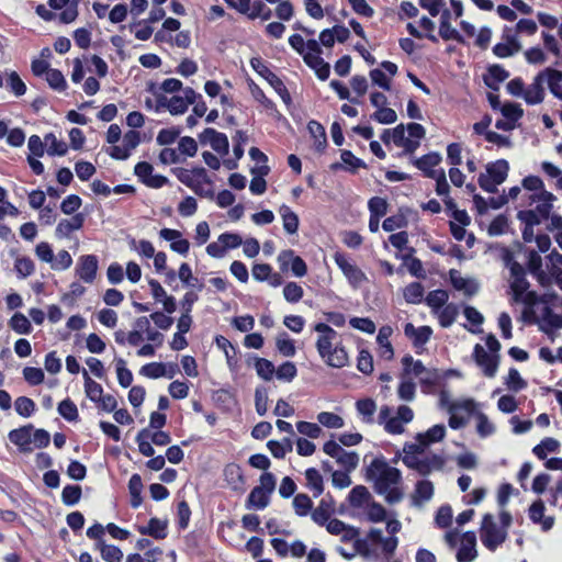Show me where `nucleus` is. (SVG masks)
Wrapping results in <instances>:
<instances>
[{
  "label": "nucleus",
  "mask_w": 562,
  "mask_h": 562,
  "mask_svg": "<svg viewBox=\"0 0 562 562\" xmlns=\"http://www.w3.org/2000/svg\"><path fill=\"white\" fill-rule=\"evenodd\" d=\"M314 330L317 331L315 347L318 356L330 368H345L350 363V355L342 344L338 331L326 324V322H316Z\"/></svg>",
  "instance_id": "1"
},
{
  "label": "nucleus",
  "mask_w": 562,
  "mask_h": 562,
  "mask_svg": "<svg viewBox=\"0 0 562 562\" xmlns=\"http://www.w3.org/2000/svg\"><path fill=\"white\" fill-rule=\"evenodd\" d=\"M341 540L344 542H349V540H351L355 552H358L362 557H378L375 549L370 547V542H379L382 547V553L386 561L392 559L393 554H395L396 548L398 547V538H384L382 529H379V527H371L366 538H360L359 527L345 524Z\"/></svg>",
  "instance_id": "2"
},
{
  "label": "nucleus",
  "mask_w": 562,
  "mask_h": 562,
  "mask_svg": "<svg viewBox=\"0 0 562 562\" xmlns=\"http://www.w3.org/2000/svg\"><path fill=\"white\" fill-rule=\"evenodd\" d=\"M173 175L184 184L191 188L199 196H207L214 199L215 191L213 189V181L207 173L205 167H193V169H186V167H175Z\"/></svg>",
  "instance_id": "3"
},
{
  "label": "nucleus",
  "mask_w": 562,
  "mask_h": 562,
  "mask_svg": "<svg viewBox=\"0 0 562 562\" xmlns=\"http://www.w3.org/2000/svg\"><path fill=\"white\" fill-rule=\"evenodd\" d=\"M368 476L374 477V490L378 494H384L387 501V493L392 484L402 482V471L397 467H390L384 457H375L368 467Z\"/></svg>",
  "instance_id": "4"
},
{
  "label": "nucleus",
  "mask_w": 562,
  "mask_h": 562,
  "mask_svg": "<svg viewBox=\"0 0 562 562\" xmlns=\"http://www.w3.org/2000/svg\"><path fill=\"white\" fill-rule=\"evenodd\" d=\"M509 171L507 159H497L486 165V173L479 175V184L486 192H497L498 184H503Z\"/></svg>",
  "instance_id": "5"
},
{
  "label": "nucleus",
  "mask_w": 562,
  "mask_h": 562,
  "mask_svg": "<svg viewBox=\"0 0 562 562\" xmlns=\"http://www.w3.org/2000/svg\"><path fill=\"white\" fill-rule=\"evenodd\" d=\"M306 54L303 55V60L308 67L314 69L318 79H328L330 75V64L326 63L322 57L323 48L321 42L315 38L306 41Z\"/></svg>",
  "instance_id": "6"
},
{
  "label": "nucleus",
  "mask_w": 562,
  "mask_h": 562,
  "mask_svg": "<svg viewBox=\"0 0 562 562\" xmlns=\"http://www.w3.org/2000/svg\"><path fill=\"white\" fill-rule=\"evenodd\" d=\"M480 538L488 550H496L506 540V531L496 524L493 514H484L480 526Z\"/></svg>",
  "instance_id": "7"
},
{
  "label": "nucleus",
  "mask_w": 562,
  "mask_h": 562,
  "mask_svg": "<svg viewBox=\"0 0 562 562\" xmlns=\"http://www.w3.org/2000/svg\"><path fill=\"white\" fill-rule=\"evenodd\" d=\"M334 260L338 268L342 271L348 282L353 286H359V284L366 281L367 276L357 263H352L346 254H341V251H336L334 255Z\"/></svg>",
  "instance_id": "8"
},
{
  "label": "nucleus",
  "mask_w": 562,
  "mask_h": 562,
  "mask_svg": "<svg viewBox=\"0 0 562 562\" xmlns=\"http://www.w3.org/2000/svg\"><path fill=\"white\" fill-rule=\"evenodd\" d=\"M472 357L487 378H494L498 371L501 356H492L490 350H485L484 346L475 345Z\"/></svg>",
  "instance_id": "9"
},
{
  "label": "nucleus",
  "mask_w": 562,
  "mask_h": 562,
  "mask_svg": "<svg viewBox=\"0 0 562 562\" xmlns=\"http://www.w3.org/2000/svg\"><path fill=\"white\" fill-rule=\"evenodd\" d=\"M277 261L282 271H286L291 266L292 273L295 274V277H304V274L308 272V266L305 259L301 258V256H296L294 249H282L277 257Z\"/></svg>",
  "instance_id": "10"
},
{
  "label": "nucleus",
  "mask_w": 562,
  "mask_h": 562,
  "mask_svg": "<svg viewBox=\"0 0 562 562\" xmlns=\"http://www.w3.org/2000/svg\"><path fill=\"white\" fill-rule=\"evenodd\" d=\"M529 286L530 282H528L527 279L526 268H524L520 261L515 259L512 265V282L509 283L515 301H521L524 303V296L526 295V291Z\"/></svg>",
  "instance_id": "11"
},
{
  "label": "nucleus",
  "mask_w": 562,
  "mask_h": 562,
  "mask_svg": "<svg viewBox=\"0 0 562 562\" xmlns=\"http://www.w3.org/2000/svg\"><path fill=\"white\" fill-rule=\"evenodd\" d=\"M527 270L535 277L541 286H550L552 279L548 271L543 270V261L536 249H529L527 259Z\"/></svg>",
  "instance_id": "12"
},
{
  "label": "nucleus",
  "mask_w": 562,
  "mask_h": 562,
  "mask_svg": "<svg viewBox=\"0 0 562 562\" xmlns=\"http://www.w3.org/2000/svg\"><path fill=\"white\" fill-rule=\"evenodd\" d=\"M335 510L336 499L333 497L331 493H327L321 501H318L317 506L312 510L311 518L316 522V525H325L327 528L330 516L334 515Z\"/></svg>",
  "instance_id": "13"
},
{
  "label": "nucleus",
  "mask_w": 562,
  "mask_h": 562,
  "mask_svg": "<svg viewBox=\"0 0 562 562\" xmlns=\"http://www.w3.org/2000/svg\"><path fill=\"white\" fill-rule=\"evenodd\" d=\"M199 139L202 144H207L209 142L213 150H216L220 154H228L229 151L227 135H225V133H221V131H216L213 126H206V128H204L200 134Z\"/></svg>",
  "instance_id": "14"
},
{
  "label": "nucleus",
  "mask_w": 562,
  "mask_h": 562,
  "mask_svg": "<svg viewBox=\"0 0 562 562\" xmlns=\"http://www.w3.org/2000/svg\"><path fill=\"white\" fill-rule=\"evenodd\" d=\"M99 270V258L94 254H88V256H81L76 267V273L86 283H93L97 279V272Z\"/></svg>",
  "instance_id": "15"
},
{
  "label": "nucleus",
  "mask_w": 562,
  "mask_h": 562,
  "mask_svg": "<svg viewBox=\"0 0 562 562\" xmlns=\"http://www.w3.org/2000/svg\"><path fill=\"white\" fill-rule=\"evenodd\" d=\"M475 531H465L461 536L460 548L456 552V559L459 562H471L477 557Z\"/></svg>",
  "instance_id": "16"
},
{
  "label": "nucleus",
  "mask_w": 562,
  "mask_h": 562,
  "mask_svg": "<svg viewBox=\"0 0 562 562\" xmlns=\"http://www.w3.org/2000/svg\"><path fill=\"white\" fill-rule=\"evenodd\" d=\"M532 200H539V203L536 205L535 211L540 218V223L542 221H547L550 218L551 212L553 211V200H555L554 193L551 191H547L546 186L543 183V188L539 189V193H535L531 196Z\"/></svg>",
  "instance_id": "17"
},
{
  "label": "nucleus",
  "mask_w": 562,
  "mask_h": 562,
  "mask_svg": "<svg viewBox=\"0 0 562 562\" xmlns=\"http://www.w3.org/2000/svg\"><path fill=\"white\" fill-rule=\"evenodd\" d=\"M518 220L524 223L521 228L522 239L526 243H531V240H536L535 226L536 224H540V217L537 215V211L535 210H521L517 213Z\"/></svg>",
  "instance_id": "18"
},
{
  "label": "nucleus",
  "mask_w": 562,
  "mask_h": 562,
  "mask_svg": "<svg viewBox=\"0 0 562 562\" xmlns=\"http://www.w3.org/2000/svg\"><path fill=\"white\" fill-rule=\"evenodd\" d=\"M404 333L411 339L413 346L419 349V347H424L429 341L434 330L430 326H418L416 328L415 324L407 322L404 325Z\"/></svg>",
  "instance_id": "19"
},
{
  "label": "nucleus",
  "mask_w": 562,
  "mask_h": 562,
  "mask_svg": "<svg viewBox=\"0 0 562 562\" xmlns=\"http://www.w3.org/2000/svg\"><path fill=\"white\" fill-rule=\"evenodd\" d=\"M528 516L532 522L541 525L542 530H550L554 525V517L552 515L546 516V504L543 499H536L528 508Z\"/></svg>",
  "instance_id": "20"
},
{
  "label": "nucleus",
  "mask_w": 562,
  "mask_h": 562,
  "mask_svg": "<svg viewBox=\"0 0 562 562\" xmlns=\"http://www.w3.org/2000/svg\"><path fill=\"white\" fill-rule=\"evenodd\" d=\"M546 68L544 70H541L535 79L532 80L531 85H529L527 88H525V101L527 103H541L544 100L546 97V88L543 87V81L546 77Z\"/></svg>",
  "instance_id": "21"
},
{
  "label": "nucleus",
  "mask_w": 562,
  "mask_h": 562,
  "mask_svg": "<svg viewBox=\"0 0 562 562\" xmlns=\"http://www.w3.org/2000/svg\"><path fill=\"white\" fill-rule=\"evenodd\" d=\"M160 236L166 240H170V247L176 252H180V255H188L190 249L189 239H184L182 237L181 232L179 229H171V227H164L160 229Z\"/></svg>",
  "instance_id": "22"
},
{
  "label": "nucleus",
  "mask_w": 562,
  "mask_h": 562,
  "mask_svg": "<svg viewBox=\"0 0 562 562\" xmlns=\"http://www.w3.org/2000/svg\"><path fill=\"white\" fill-rule=\"evenodd\" d=\"M441 160L442 157L440 153H438V150H430V153H426L425 155H422V157L414 159V165L416 166V168H419V170H422L424 176H427L428 178H435V166H437V164H440Z\"/></svg>",
  "instance_id": "23"
},
{
  "label": "nucleus",
  "mask_w": 562,
  "mask_h": 562,
  "mask_svg": "<svg viewBox=\"0 0 562 562\" xmlns=\"http://www.w3.org/2000/svg\"><path fill=\"white\" fill-rule=\"evenodd\" d=\"M510 72L502 64H491L487 67L486 75L483 76V82L491 89H499L502 81L509 78Z\"/></svg>",
  "instance_id": "24"
},
{
  "label": "nucleus",
  "mask_w": 562,
  "mask_h": 562,
  "mask_svg": "<svg viewBox=\"0 0 562 562\" xmlns=\"http://www.w3.org/2000/svg\"><path fill=\"white\" fill-rule=\"evenodd\" d=\"M168 521H162L159 517H150L147 525L137 527L140 535H149L154 539H166L168 537Z\"/></svg>",
  "instance_id": "25"
},
{
  "label": "nucleus",
  "mask_w": 562,
  "mask_h": 562,
  "mask_svg": "<svg viewBox=\"0 0 562 562\" xmlns=\"http://www.w3.org/2000/svg\"><path fill=\"white\" fill-rule=\"evenodd\" d=\"M164 108H167L170 113H184L186 103L184 97H178L175 94L170 99L166 94L156 95L155 112H161Z\"/></svg>",
  "instance_id": "26"
},
{
  "label": "nucleus",
  "mask_w": 562,
  "mask_h": 562,
  "mask_svg": "<svg viewBox=\"0 0 562 562\" xmlns=\"http://www.w3.org/2000/svg\"><path fill=\"white\" fill-rule=\"evenodd\" d=\"M439 35L442 40H456L461 43L464 41L462 34L451 25V12L448 8H445V5L440 13Z\"/></svg>",
  "instance_id": "27"
},
{
  "label": "nucleus",
  "mask_w": 562,
  "mask_h": 562,
  "mask_svg": "<svg viewBox=\"0 0 562 562\" xmlns=\"http://www.w3.org/2000/svg\"><path fill=\"white\" fill-rule=\"evenodd\" d=\"M224 477L233 491H241L245 485V474L241 465L238 463H228L224 467Z\"/></svg>",
  "instance_id": "28"
},
{
  "label": "nucleus",
  "mask_w": 562,
  "mask_h": 562,
  "mask_svg": "<svg viewBox=\"0 0 562 562\" xmlns=\"http://www.w3.org/2000/svg\"><path fill=\"white\" fill-rule=\"evenodd\" d=\"M32 430L33 425H26V427L13 428L9 432V438L11 442L16 443L20 450L23 452H27L31 450L32 443Z\"/></svg>",
  "instance_id": "29"
},
{
  "label": "nucleus",
  "mask_w": 562,
  "mask_h": 562,
  "mask_svg": "<svg viewBox=\"0 0 562 562\" xmlns=\"http://www.w3.org/2000/svg\"><path fill=\"white\" fill-rule=\"evenodd\" d=\"M340 159L342 162H331V170H338V168H344V165H346V168L350 172H357L358 168H366V166H368L363 159L356 157L355 153L349 149H342L340 151Z\"/></svg>",
  "instance_id": "30"
},
{
  "label": "nucleus",
  "mask_w": 562,
  "mask_h": 562,
  "mask_svg": "<svg viewBox=\"0 0 562 562\" xmlns=\"http://www.w3.org/2000/svg\"><path fill=\"white\" fill-rule=\"evenodd\" d=\"M307 130L314 138V148L317 151H324L326 146H328V138L326 134V128L319 121H315V119H312L307 123Z\"/></svg>",
  "instance_id": "31"
},
{
  "label": "nucleus",
  "mask_w": 562,
  "mask_h": 562,
  "mask_svg": "<svg viewBox=\"0 0 562 562\" xmlns=\"http://www.w3.org/2000/svg\"><path fill=\"white\" fill-rule=\"evenodd\" d=\"M249 90H250L252 97L255 98V100H257V102L261 103L262 106L269 113H271L272 115H277L278 117H280V115H282L281 112L279 111V109L277 108L276 102H273L272 99H269V97H267L263 88H260L259 85H257V82H255V80L249 81Z\"/></svg>",
  "instance_id": "32"
},
{
  "label": "nucleus",
  "mask_w": 562,
  "mask_h": 562,
  "mask_svg": "<svg viewBox=\"0 0 562 562\" xmlns=\"http://www.w3.org/2000/svg\"><path fill=\"white\" fill-rule=\"evenodd\" d=\"M85 224L83 213H75L69 220H60L56 226L57 236H70L74 231H79Z\"/></svg>",
  "instance_id": "33"
},
{
  "label": "nucleus",
  "mask_w": 562,
  "mask_h": 562,
  "mask_svg": "<svg viewBox=\"0 0 562 562\" xmlns=\"http://www.w3.org/2000/svg\"><path fill=\"white\" fill-rule=\"evenodd\" d=\"M128 490L131 494V501L130 504L132 508H138V506H142L144 502L143 496V490H144V482L142 475L139 473H134L130 476L128 480Z\"/></svg>",
  "instance_id": "34"
},
{
  "label": "nucleus",
  "mask_w": 562,
  "mask_h": 562,
  "mask_svg": "<svg viewBox=\"0 0 562 562\" xmlns=\"http://www.w3.org/2000/svg\"><path fill=\"white\" fill-rule=\"evenodd\" d=\"M505 38V42H497L493 46V53L498 57H509V55H514L516 52L521 49V44L519 40L516 38V36H513V34H507Z\"/></svg>",
  "instance_id": "35"
},
{
  "label": "nucleus",
  "mask_w": 562,
  "mask_h": 562,
  "mask_svg": "<svg viewBox=\"0 0 562 562\" xmlns=\"http://www.w3.org/2000/svg\"><path fill=\"white\" fill-rule=\"evenodd\" d=\"M449 281L454 289L463 291L465 295H474L479 289L477 283L473 282V280H467L458 270L449 271Z\"/></svg>",
  "instance_id": "36"
},
{
  "label": "nucleus",
  "mask_w": 562,
  "mask_h": 562,
  "mask_svg": "<svg viewBox=\"0 0 562 562\" xmlns=\"http://www.w3.org/2000/svg\"><path fill=\"white\" fill-rule=\"evenodd\" d=\"M391 333V326H382L376 335V342L380 346L379 355L384 357V359H392L395 355L394 346L390 341Z\"/></svg>",
  "instance_id": "37"
},
{
  "label": "nucleus",
  "mask_w": 562,
  "mask_h": 562,
  "mask_svg": "<svg viewBox=\"0 0 562 562\" xmlns=\"http://www.w3.org/2000/svg\"><path fill=\"white\" fill-rule=\"evenodd\" d=\"M304 475L306 480V486L310 488V491L313 492L314 496H319V494H323L325 490L324 479L318 469H316V467H308L305 469Z\"/></svg>",
  "instance_id": "38"
},
{
  "label": "nucleus",
  "mask_w": 562,
  "mask_h": 562,
  "mask_svg": "<svg viewBox=\"0 0 562 562\" xmlns=\"http://www.w3.org/2000/svg\"><path fill=\"white\" fill-rule=\"evenodd\" d=\"M446 434L447 428L445 427V425H434L432 427L428 428L425 432H417L416 440L423 443L424 450V447L428 446V443L440 442V440H443Z\"/></svg>",
  "instance_id": "39"
},
{
  "label": "nucleus",
  "mask_w": 562,
  "mask_h": 562,
  "mask_svg": "<svg viewBox=\"0 0 562 562\" xmlns=\"http://www.w3.org/2000/svg\"><path fill=\"white\" fill-rule=\"evenodd\" d=\"M279 213L281 215L285 233H289V235L297 233L300 224L297 213H295V211H292L291 207H289V205H281L279 207Z\"/></svg>",
  "instance_id": "40"
},
{
  "label": "nucleus",
  "mask_w": 562,
  "mask_h": 562,
  "mask_svg": "<svg viewBox=\"0 0 562 562\" xmlns=\"http://www.w3.org/2000/svg\"><path fill=\"white\" fill-rule=\"evenodd\" d=\"M546 78L550 91L555 98L562 100V70H559V68H552V66H548L546 68Z\"/></svg>",
  "instance_id": "41"
},
{
  "label": "nucleus",
  "mask_w": 562,
  "mask_h": 562,
  "mask_svg": "<svg viewBox=\"0 0 562 562\" xmlns=\"http://www.w3.org/2000/svg\"><path fill=\"white\" fill-rule=\"evenodd\" d=\"M415 247H407L406 252L402 255V259L406 263L411 274H414L415 277H425L423 261L415 257Z\"/></svg>",
  "instance_id": "42"
},
{
  "label": "nucleus",
  "mask_w": 562,
  "mask_h": 562,
  "mask_svg": "<svg viewBox=\"0 0 562 562\" xmlns=\"http://www.w3.org/2000/svg\"><path fill=\"white\" fill-rule=\"evenodd\" d=\"M44 140L50 156H56V154L57 156H64V154H67L69 149L66 140L57 138L55 133H46Z\"/></svg>",
  "instance_id": "43"
},
{
  "label": "nucleus",
  "mask_w": 562,
  "mask_h": 562,
  "mask_svg": "<svg viewBox=\"0 0 562 562\" xmlns=\"http://www.w3.org/2000/svg\"><path fill=\"white\" fill-rule=\"evenodd\" d=\"M501 112L507 119V122L512 125L510 130H514L516 123L524 115V109L519 102H505L501 106Z\"/></svg>",
  "instance_id": "44"
},
{
  "label": "nucleus",
  "mask_w": 562,
  "mask_h": 562,
  "mask_svg": "<svg viewBox=\"0 0 562 562\" xmlns=\"http://www.w3.org/2000/svg\"><path fill=\"white\" fill-rule=\"evenodd\" d=\"M85 378V392L92 402H100L102 404L103 386L97 380L91 379L88 370L83 369Z\"/></svg>",
  "instance_id": "45"
},
{
  "label": "nucleus",
  "mask_w": 562,
  "mask_h": 562,
  "mask_svg": "<svg viewBox=\"0 0 562 562\" xmlns=\"http://www.w3.org/2000/svg\"><path fill=\"white\" fill-rule=\"evenodd\" d=\"M356 408L358 414L361 415L363 422H374V414L376 412V403L374 398H358L356 402Z\"/></svg>",
  "instance_id": "46"
},
{
  "label": "nucleus",
  "mask_w": 562,
  "mask_h": 562,
  "mask_svg": "<svg viewBox=\"0 0 562 562\" xmlns=\"http://www.w3.org/2000/svg\"><path fill=\"white\" fill-rule=\"evenodd\" d=\"M114 339L120 346H125V344H130L131 346H139V344L144 341L142 331H139L138 328H135V326L134 330L127 331V334L124 330L114 331Z\"/></svg>",
  "instance_id": "47"
},
{
  "label": "nucleus",
  "mask_w": 562,
  "mask_h": 562,
  "mask_svg": "<svg viewBox=\"0 0 562 562\" xmlns=\"http://www.w3.org/2000/svg\"><path fill=\"white\" fill-rule=\"evenodd\" d=\"M435 486L429 479H422L415 484V492L413 494L414 502L429 501L434 496Z\"/></svg>",
  "instance_id": "48"
},
{
  "label": "nucleus",
  "mask_w": 562,
  "mask_h": 562,
  "mask_svg": "<svg viewBox=\"0 0 562 562\" xmlns=\"http://www.w3.org/2000/svg\"><path fill=\"white\" fill-rule=\"evenodd\" d=\"M295 514L299 516L312 515L313 502L306 493H297L292 501Z\"/></svg>",
  "instance_id": "49"
},
{
  "label": "nucleus",
  "mask_w": 562,
  "mask_h": 562,
  "mask_svg": "<svg viewBox=\"0 0 562 562\" xmlns=\"http://www.w3.org/2000/svg\"><path fill=\"white\" fill-rule=\"evenodd\" d=\"M425 288L420 282H411L403 290V296L407 303H422Z\"/></svg>",
  "instance_id": "50"
},
{
  "label": "nucleus",
  "mask_w": 562,
  "mask_h": 562,
  "mask_svg": "<svg viewBox=\"0 0 562 562\" xmlns=\"http://www.w3.org/2000/svg\"><path fill=\"white\" fill-rule=\"evenodd\" d=\"M5 87L10 89L14 95H24L27 89L23 78L20 77L16 70H11V72L7 75Z\"/></svg>",
  "instance_id": "51"
},
{
  "label": "nucleus",
  "mask_w": 562,
  "mask_h": 562,
  "mask_svg": "<svg viewBox=\"0 0 562 562\" xmlns=\"http://www.w3.org/2000/svg\"><path fill=\"white\" fill-rule=\"evenodd\" d=\"M192 510L189 501L182 499L177 503V526L181 530L188 528L191 521Z\"/></svg>",
  "instance_id": "52"
},
{
  "label": "nucleus",
  "mask_w": 562,
  "mask_h": 562,
  "mask_svg": "<svg viewBox=\"0 0 562 562\" xmlns=\"http://www.w3.org/2000/svg\"><path fill=\"white\" fill-rule=\"evenodd\" d=\"M57 411L63 418L68 422H78L79 412L77 404L71 401V398H64L58 405Z\"/></svg>",
  "instance_id": "53"
},
{
  "label": "nucleus",
  "mask_w": 562,
  "mask_h": 562,
  "mask_svg": "<svg viewBox=\"0 0 562 562\" xmlns=\"http://www.w3.org/2000/svg\"><path fill=\"white\" fill-rule=\"evenodd\" d=\"M9 326L16 333H31L33 329L32 322L22 312H15L9 321Z\"/></svg>",
  "instance_id": "54"
},
{
  "label": "nucleus",
  "mask_w": 562,
  "mask_h": 562,
  "mask_svg": "<svg viewBox=\"0 0 562 562\" xmlns=\"http://www.w3.org/2000/svg\"><path fill=\"white\" fill-rule=\"evenodd\" d=\"M542 321L546 323V326H541L543 331H549V329H561L562 327V314H557V312H553L550 306H546L543 308Z\"/></svg>",
  "instance_id": "55"
},
{
  "label": "nucleus",
  "mask_w": 562,
  "mask_h": 562,
  "mask_svg": "<svg viewBox=\"0 0 562 562\" xmlns=\"http://www.w3.org/2000/svg\"><path fill=\"white\" fill-rule=\"evenodd\" d=\"M348 501L351 506H363L366 502L371 501V493L364 485H356V487L349 491Z\"/></svg>",
  "instance_id": "56"
},
{
  "label": "nucleus",
  "mask_w": 562,
  "mask_h": 562,
  "mask_svg": "<svg viewBox=\"0 0 562 562\" xmlns=\"http://www.w3.org/2000/svg\"><path fill=\"white\" fill-rule=\"evenodd\" d=\"M255 367L257 374L262 378V380H272L273 374L277 373L273 362L268 360V358H260V356H258L255 359Z\"/></svg>",
  "instance_id": "57"
},
{
  "label": "nucleus",
  "mask_w": 562,
  "mask_h": 562,
  "mask_svg": "<svg viewBox=\"0 0 562 562\" xmlns=\"http://www.w3.org/2000/svg\"><path fill=\"white\" fill-rule=\"evenodd\" d=\"M246 505L248 508H266L267 499L265 497V492L262 487V483H259L256 487H254L246 499Z\"/></svg>",
  "instance_id": "58"
},
{
  "label": "nucleus",
  "mask_w": 562,
  "mask_h": 562,
  "mask_svg": "<svg viewBox=\"0 0 562 562\" xmlns=\"http://www.w3.org/2000/svg\"><path fill=\"white\" fill-rule=\"evenodd\" d=\"M357 369L369 375L374 370V360L368 348H361L357 355Z\"/></svg>",
  "instance_id": "59"
},
{
  "label": "nucleus",
  "mask_w": 562,
  "mask_h": 562,
  "mask_svg": "<svg viewBox=\"0 0 562 562\" xmlns=\"http://www.w3.org/2000/svg\"><path fill=\"white\" fill-rule=\"evenodd\" d=\"M46 81L50 88L58 89V91H64V89L67 88V80L65 79L61 70H59V68H52L49 63Z\"/></svg>",
  "instance_id": "60"
},
{
  "label": "nucleus",
  "mask_w": 562,
  "mask_h": 562,
  "mask_svg": "<svg viewBox=\"0 0 562 562\" xmlns=\"http://www.w3.org/2000/svg\"><path fill=\"white\" fill-rule=\"evenodd\" d=\"M116 374L119 383L123 387H128L133 382V372L126 366L124 358H116L115 360Z\"/></svg>",
  "instance_id": "61"
},
{
  "label": "nucleus",
  "mask_w": 562,
  "mask_h": 562,
  "mask_svg": "<svg viewBox=\"0 0 562 562\" xmlns=\"http://www.w3.org/2000/svg\"><path fill=\"white\" fill-rule=\"evenodd\" d=\"M459 314V307L456 304H448L442 306L439 314V323L441 327H450L456 322Z\"/></svg>",
  "instance_id": "62"
},
{
  "label": "nucleus",
  "mask_w": 562,
  "mask_h": 562,
  "mask_svg": "<svg viewBox=\"0 0 562 562\" xmlns=\"http://www.w3.org/2000/svg\"><path fill=\"white\" fill-rule=\"evenodd\" d=\"M101 555L108 562H121L124 553L117 546H110L105 541H101Z\"/></svg>",
  "instance_id": "63"
},
{
  "label": "nucleus",
  "mask_w": 562,
  "mask_h": 562,
  "mask_svg": "<svg viewBox=\"0 0 562 562\" xmlns=\"http://www.w3.org/2000/svg\"><path fill=\"white\" fill-rule=\"evenodd\" d=\"M304 294L302 285L297 282H288L283 285V296L289 303H297Z\"/></svg>",
  "instance_id": "64"
}]
</instances>
